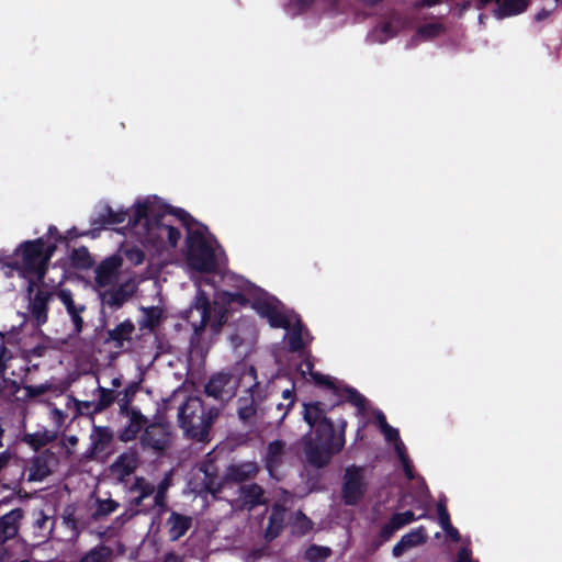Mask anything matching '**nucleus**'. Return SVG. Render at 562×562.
Wrapping results in <instances>:
<instances>
[{
  "mask_svg": "<svg viewBox=\"0 0 562 562\" xmlns=\"http://www.w3.org/2000/svg\"><path fill=\"white\" fill-rule=\"evenodd\" d=\"M311 376L317 386L330 390L337 397V402L329 408L323 402L304 404V420L314 429L313 434H307L303 438L305 458L310 465L321 469L326 467L333 457L344 449L347 426V422L341 419L338 425L340 430L336 434L334 423L326 416V413L345 402L362 412L366 408V398L355 387L338 383L329 375L311 372Z\"/></svg>",
  "mask_w": 562,
  "mask_h": 562,
  "instance_id": "obj_1",
  "label": "nucleus"
},
{
  "mask_svg": "<svg viewBox=\"0 0 562 562\" xmlns=\"http://www.w3.org/2000/svg\"><path fill=\"white\" fill-rule=\"evenodd\" d=\"M55 251V243L45 240V237H38L22 241L11 255H0V263L26 280V292L32 293L35 286L45 280Z\"/></svg>",
  "mask_w": 562,
  "mask_h": 562,
  "instance_id": "obj_2",
  "label": "nucleus"
},
{
  "mask_svg": "<svg viewBox=\"0 0 562 562\" xmlns=\"http://www.w3.org/2000/svg\"><path fill=\"white\" fill-rule=\"evenodd\" d=\"M220 415L217 407L204 406L199 396H189L178 411V424L187 438L199 442L209 441L210 430Z\"/></svg>",
  "mask_w": 562,
  "mask_h": 562,
  "instance_id": "obj_3",
  "label": "nucleus"
},
{
  "mask_svg": "<svg viewBox=\"0 0 562 562\" xmlns=\"http://www.w3.org/2000/svg\"><path fill=\"white\" fill-rule=\"evenodd\" d=\"M227 308L215 303L213 307L209 295L202 289H198L190 306L180 313V317L187 321L193 328V339H199L206 325L213 334H218L227 322Z\"/></svg>",
  "mask_w": 562,
  "mask_h": 562,
  "instance_id": "obj_4",
  "label": "nucleus"
},
{
  "mask_svg": "<svg viewBox=\"0 0 562 562\" xmlns=\"http://www.w3.org/2000/svg\"><path fill=\"white\" fill-rule=\"evenodd\" d=\"M207 227L199 224L195 229H189L186 238V259L188 267L200 273H213L217 269L215 250L205 238Z\"/></svg>",
  "mask_w": 562,
  "mask_h": 562,
  "instance_id": "obj_5",
  "label": "nucleus"
},
{
  "mask_svg": "<svg viewBox=\"0 0 562 562\" xmlns=\"http://www.w3.org/2000/svg\"><path fill=\"white\" fill-rule=\"evenodd\" d=\"M60 288V285H48L43 281L35 286L32 293H27V312L32 323L37 328L48 322L49 304L57 299V293Z\"/></svg>",
  "mask_w": 562,
  "mask_h": 562,
  "instance_id": "obj_6",
  "label": "nucleus"
},
{
  "mask_svg": "<svg viewBox=\"0 0 562 562\" xmlns=\"http://www.w3.org/2000/svg\"><path fill=\"white\" fill-rule=\"evenodd\" d=\"M363 467L349 465L345 470L342 482V501L348 506L357 505L366 495L368 484L364 481Z\"/></svg>",
  "mask_w": 562,
  "mask_h": 562,
  "instance_id": "obj_7",
  "label": "nucleus"
},
{
  "mask_svg": "<svg viewBox=\"0 0 562 562\" xmlns=\"http://www.w3.org/2000/svg\"><path fill=\"white\" fill-rule=\"evenodd\" d=\"M170 436L168 425L147 423L139 436V446L144 451H151L156 456H161L170 446Z\"/></svg>",
  "mask_w": 562,
  "mask_h": 562,
  "instance_id": "obj_8",
  "label": "nucleus"
},
{
  "mask_svg": "<svg viewBox=\"0 0 562 562\" xmlns=\"http://www.w3.org/2000/svg\"><path fill=\"white\" fill-rule=\"evenodd\" d=\"M122 265L123 259L119 255H112L103 259L94 269V289L115 285Z\"/></svg>",
  "mask_w": 562,
  "mask_h": 562,
  "instance_id": "obj_9",
  "label": "nucleus"
},
{
  "mask_svg": "<svg viewBox=\"0 0 562 562\" xmlns=\"http://www.w3.org/2000/svg\"><path fill=\"white\" fill-rule=\"evenodd\" d=\"M102 308L109 307L117 311L133 296L135 292L134 285L125 282L119 285H112L97 290Z\"/></svg>",
  "mask_w": 562,
  "mask_h": 562,
  "instance_id": "obj_10",
  "label": "nucleus"
},
{
  "mask_svg": "<svg viewBox=\"0 0 562 562\" xmlns=\"http://www.w3.org/2000/svg\"><path fill=\"white\" fill-rule=\"evenodd\" d=\"M57 299L64 305L67 315L70 318L72 325V336L80 335L85 328L83 313L87 311V306L83 303H77L74 299L71 290L60 288L57 293Z\"/></svg>",
  "mask_w": 562,
  "mask_h": 562,
  "instance_id": "obj_11",
  "label": "nucleus"
},
{
  "mask_svg": "<svg viewBox=\"0 0 562 562\" xmlns=\"http://www.w3.org/2000/svg\"><path fill=\"white\" fill-rule=\"evenodd\" d=\"M155 200H157L156 196ZM127 218V225L132 227H136L143 221H146L147 224H159V220L164 218L162 206L156 210V201H150L149 199L138 201L134 205L133 213L128 212Z\"/></svg>",
  "mask_w": 562,
  "mask_h": 562,
  "instance_id": "obj_12",
  "label": "nucleus"
},
{
  "mask_svg": "<svg viewBox=\"0 0 562 562\" xmlns=\"http://www.w3.org/2000/svg\"><path fill=\"white\" fill-rule=\"evenodd\" d=\"M233 376L231 373L218 372L213 374L204 386V393L221 402L229 401L235 394L232 386Z\"/></svg>",
  "mask_w": 562,
  "mask_h": 562,
  "instance_id": "obj_13",
  "label": "nucleus"
},
{
  "mask_svg": "<svg viewBox=\"0 0 562 562\" xmlns=\"http://www.w3.org/2000/svg\"><path fill=\"white\" fill-rule=\"evenodd\" d=\"M114 434L108 426L93 425L90 435V449L89 456L91 458L109 456L111 453L110 447L113 442Z\"/></svg>",
  "mask_w": 562,
  "mask_h": 562,
  "instance_id": "obj_14",
  "label": "nucleus"
},
{
  "mask_svg": "<svg viewBox=\"0 0 562 562\" xmlns=\"http://www.w3.org/2000/svg\"><path fill=\"white\" fill-rule=\"evenodd\" d=\"M169 517L165 521L168 539L171 542L180 540L192 528L193 518L189 515L169 509Z\"/></svg>",
  "mask_w": 562,
  "mask_h": 562,
  "instance_id": "obj_15",
  "label": "nucleus"
},
{
  "mask_svg": "<svg viewBox=\"0 0 562 562\" xmlns=\"http://www.w3.org/2000/svg\"><path fill=\"white\" fill-rule=\"evenodd\" d=\"M493 2L496 3L494 15L497 19H505L521 14L528 9L530 4V0H479L477 8H484Z\"/></svg>",
  "mask_w": 562,
  "mask_h": 562,
  "instance_id": "obj_16",
  "label": "nucleus"
},
{
  "mask_svg": "<svg viewBox=\"0 0 562 562\" xmlns=\"http://www.w3.org/2000/svg\"><path fill=\"white\" fill-rule=\"evenodd\" d=\"M23 517L24 510L20 507L0 517V546L18 536Z\"/></svg>",
  "mask_w": 562,
  "mask_h": 562,
  "instance_id": "obj_17",
  "label": "nucleus"
},
{
  "mask_svg": "<svg viewBox=\"0 0 562 562\" xmlns=\"http://www.w3.org/2000/svg\"><path fill=\"white\" fill-rule=\"evenodd\" d=\"M286 515L288 510L283 504L276 502L271 506L268 525L265 529V539L267 541H272L282 533L285 527Z\"/></svg>",
  "mask_w": 562,
  "mask_h": 562,
  "instance_id": "obj_18",
  "label": "nucleus"
},
{
  "mask_svg": "<svg viewBox=\"0 0 562 562\" xmlns=\"http://www.w3.org/2000/svg\"><path fill=\"white\" fill-rule=\"evenodd\" d=\"M259 473V467L255 461H246L237 464H229L224 474V482L243 483L255 479Z\"/></svg>",
  "mask_w": 562,
  "mask_h": 562,
  "instance_id": "obj_19",
  "label": "nucleus"
},
{
  "mask_svg": "<svg viewBox=\"0 0 562 562\" xmlns=\"http://www.w3.org/2000/svg\"><path fill=\"white\" fill-rule=\"evenodd\" d=\"M128 416V424L117 434V438L122 442L135 440L148 423V418L139 409H131V415Z\"/></svg>",
  "mask_w": 562,
  "mask_h": 562,
  "instance_id": "obj_20",
  "label": "nucleus"
},
{
  "mask_svg": "<svg viewBox=\"0 0 562 562\" xmlns=\"http://www.w3.org/2000/svg\"><path fill=\"white\" fill-rule=\"evenodd\" d=\"M285 442L277 439L268 443L267 451L263 458L265 468L271 476L282 465L285 456Z\"/></svg>",
  "mask_w": 562,
  "mask_h": 562,
  "instance_id": "obj_21",
  "label": "nucleus"
},
{
  "mask_svg": "<svg viewBox=\"0 0 562 562\" xmlns=\"http://www.w3.org/2000/svg\"><path fill=\"white\" fill-rule=\"evenodd\" d=\"M239 496L244 506L248 509H254L267 503L265 490L257 483L241 485L239 487Z\"/></svg>",
  "mask_w": 562,
  "mask_h": 562,
  "instance_id": "obj_22",
  "label": "nucleus"
},
{
  "mask_svg": "<svg viewBox=\"0 0 562 562\" xmlns=\"http://www.w3.org/2000/svg\"><path fill=\"white\" fill-rule=\"evenodd\" d=\"M135 333V324L131 319H125L114 328L106 331V342H113L115 348H122L125 341L132 340Z\"/></svg>",
  "mask_w": 562,
  "mask_h": 562,
  "instance_id": "obj_23",
  "label": "nucleus"
},
{
  "mask_svg": "<svg viewBox=\"0 0 562 562\" xmlns=\"http://www.w3.org/2000/svg\"><path fill=\"white\" fill-rule=\"evenodd\" d=\"M171 483H172L171 474L168 473L159 482L158 486L155 487L154 503L145 512H149L151 508L156 507L158 516H161L165 513H168V510L170 508L167 503V492H168L169 487L171 486Z\"/></svg>",
  "mask_w": 562,
  "mask_h": 562,
  "instance_id": "obj_24",
  "label": "nucleus"
},
{
  "mask_svg": "<svg viewBox=\"0 0 562 562\" xmlns=\"http://www.w3.org/2000/svg\"><path fill=\"white\" fill-rule=\"evenodd\" d=\"M57 434L53 430L44 429L42 431L26 432L22 436V442L30 446L34 451H40L48 443L55 441Z\"/></svg>",
  "mask_w": 562,
  "mask_h": 562,
  "instance_id": "obj_25",
  "label": "nucleus"
},
{
  "mask_svg": "<svg viewBox=\"0 0 562 562\" xmlns=\"http://www.w3.org/2000/svg\"><path fill=\"white\" fill-rule=\"evenodd\" d=\"M200 470L204 473L202 488L214 496L221 493L225 482L224 480H218L215 467L212 464H203Z\"/></svg>",
  "mask_w": 562,
  "mask_h": 562,
  "instance_id": "obj_26",
  "label": "nucleus"
},
{
  "mask_svg": "<svg viewBox=\"0 0 562 562\" xmlns=\"http://www.w3.org/2000/svg\"><path fill=\"white\" fill-rule=\"evenodd\" d=\"M137 465L138 454L135 450H130L121 453L112 464V468L123 475H131L137 469Z\"/></svg>",
  "mask_w": 562,
  "mask_h": 562,
  "instance_id": "obj_27",
  "label": "nucleus"
},
{
  "mask_svg": "<svg viewBox=\"0 0 562 562\" xmlns=\"http://www.w3.org/2000/svg\"><path fill=\"white\" fill-rule=\"evenodd\" d=\"M128 211H114L111 206H106L104 212L93 220L92 224H98L102 227L108 225L123 224L125 221L128 222Z\"/></svg>",
  "mask_w": 562,
  "mask_h": 562,
  "instance_id": "obj_28",
  "label": "nucleus"
},
{
  "mask_svg": "<svg viewBox=\"0 0 562 562\" xmlns=\"http://www.w3.org/2000/svg\"><path fill=\"white\" fill-rule=\"evenodd\" d=\"M112 548L100 543L83 553L78 562H112Z\"/></svg>",
  "mask_w": 562,
  "mask_h": 562,
  "instance_id": "obj_29",
  "label": "nucleus"
},
{
  "mask_svg": "<svg viewBox=\"0 0 562 562\" xmlns=\"http://www.w3.org/2000/svg\"><path fill=\"white\" fill-rule=\"evenodd\" d=\"M69 259L71 266L76 269L87 270L92 268L94 265L93 258L85 246L72 249Z\"/></svg>",
  "mask_w": 562,
  "mask_h": 562,
  "instance_id": "obj_30",
  "label": "nucleus"
},
{
  "mask_svg": "<svg viewBox=\"0 0 562 562\" xmlns=\"http://www.w3.org/2000/svg\"><path fill=\"white\" fill-rule=\"evenodd\" d=\"M21 371L23 372V375L21 376L20 381H16V380L10 379V378H5V375L3 378H0L2 380V386H3L4 393L8 396L15 397L16 401H18V397H20L19 393H20L21 389H23L24 383L26 382L27 375L30 373V368L27 366H25V367L21 368Z\"/></svg>",
  "mask_w": 562,
  "mask_h": 562,
  "instance_id": "obj_31",
  "label": "nucleus"
},
{
  "mask_svg": "<svg viewBox=\"0 0 562 562\" xmlns=\"http://www.w3.org/2000/svg\"><path fill=\"white\" fill-rule=\"evenodd\" d=\"M237 415L243 423H249L257 415V405L252 396L237 401Z\"/></svg>",
  "mask_w": 562,
  "mask_h": 562,
  "instance_id": "obj_32",
  "label": "nucleus"
},
{
  "mask_svg": "<svg viewBox=\"0 0 562 562\" xmlns=\"http://www.w3.org/2000/svg\"><path fill=\"white\" fill-rule=\"evenodd\" d=\"M95 505H97L95 509L91 514V519L93 521H99V520L108 517L109 515L114 513L120 507L119 502H116L112 498H108V499L97 498Z\"/></svg>",
  "mask_w": 562,
  "mask_h": 562,
  "instance_id": "obj_33",
  "label": "nucleus"
},
{
  "mask_svg": "<svg viewBox=\"0 0 562 562\" xmlns=\"http://www.w3.org/2000/svg\"><path fill=\"white\" fill-rule=\"evenodd\" d=\"M162 213H164V216L166 214L175 215L181 222V224L187 228V234L189 233V229H193L192 228L193 225L199 224L196 222V220L194 217H192V215L190 213H188L186 210L180 209V207H173V206L164 204Z\"/></svg>",
  "mask_w": 562,
  "mask_h": 562,
  "instance_id": "obj_34",
  "label": "nucleus"
},
{
  "mask_svg": "<svg viewBox=\"0 0 562 562\" xmlns=\"http://www.w3.org/2000/svg\"><path fill=\"white\" fill-rule=\"evenodd\" d=\"M281 303L278 300H271L266 297L256 299L251 306L252 308L263 318H268Z\"/></svg>",
  "mask_w": 562,
  "mask_h": 562,
  "instance_id": "obj_35",
  "label": "nucleus"
},
{
  "mask_svg": "<svg viewBox=\"0 0 562 562\" xmlns=\"http://www.w3.org/2000/svg\"><path fill=\"white\" fill-rule=\"evenodd\" d=\"M303 329L304 326L301 322V319H296V323L294 324L292 331L289 337V347L290 350L293 352L302 351L305 348V341L303 338Z\"/></svg>",
  "mask_w": 562,
  "mask_h": 562,
  "instance_id": "obj_36",
  "label": "nucleus"
},
{
  "mask_svg": "<svg viewBox=\"0 0 562 562\" xmlns=\"http://www.w3.org/2000/svg\"><path fill=\"white\" fill-rule=\"evenodd\" d=\"M138 391V384L135 382L130 383L123 391L122 396L117 398L120 413L122 415H131V402Z\"/></svg>",
  "mask_w": 562,
  "mask_h": 562,
  "instance_id": "obj_37",
  "label": "nucleus"
},
{
  "mask_svg": "<svg viewBox=\"0 0 562 562\" xmlns=\"http://www.w3.org/2000/svg\"><path fill=\"white\" fill-rule=\"evenodd\" d=\"M333 551L328 547H323L318 544H311L304 553V559L308 562H325L330 555Z\"/></svg>",
  "mask_w": 562,
  "mask_h": 562,
  "instance_id": "obj_38",
  "label": "nucleus"
},
{
  "mask_svg": "<svg viewBox=\"0 0 562 562\" xmlns=\"http://www.w3.org/2000/svg\"><path fill=\"white\" fill-rule=\"evenodd\" d=\"M162 312L159 307L151 306L144 308V319L139 322L140 328L154 330L161 321Z\"/></svg>",
  "mask_w": 562,
  "mask_h": 562,
  "instance_id": "obj_39",
  "label": "nucleus"
},
{
  "mask_svg": "<svg viewBox=\"0 0 562 562\" xmlns=\"http://www.w3.org/2000/svg\"><path fill=\"white\" fill-rule=\"evenodd\" d=\"M23 390L24 393L21 397H18V401L27 402L50 392L53 390V385L45 382L38 385H24Z\"/></svg>",
  "mask_w": 562,
  "mask_h": 562,
  "instance_id": "obj_40",
  "label": "nucleus"
},
{
  "mask_svg": "<svg viewBox=\"0 0 562 562\" xmlns=\"http://www.w3.org/2000/svg\"><path fill=\"white\" fill-rule=\"evenodd\" d=\"M99 398L95 402L94 412L102 413L116 400L115 391L103 386L98 387Z\"/></svg>",
  "mask_w": 562,
  "mask_h": 562,
  "instance_id": "obj_41",
  "label": "nucleus"
},
{
  "mask_svg": "<svg viewBox=\"0 0 562 562\" xmlns=\"http://www.w3.org/2000/svg\"><path fill=\"white\" fill-rule=\"evenodd\" d=\"M49 474L50 470L48 469L46 461L41 457H36L32 463L30 481H42Z\"/></svg>",
  "mask_w": 562,
  "mask_h": 562,
  "instance_id": "obj_42",
  "label": "nucleus"
},
{
  "mask_svg": "<svg viewBox=\"0 0 562 562\" xmlns=\"http://www.w3.org/2000/svg\"><path fill=\"white\" fill-rule=\"evenodd\" d=\"M155 226L160 231L161 234H167V241L171 248H176L178 246V243L181 238V232L177 227L162 223V220H159V224H156Z\"/></svg>",
  "mask_w": 562,
  "mask_h": 562,
  "instance_id": "obj_43",
  "label": "nucleus"
},
{
  "mask_svg": "<svg viewBox=\"0 0 562 562\" xmlns=\"http://www.w3.org/2000/svg\"><path fill=\"white\" fill-rule=\"evenodd\" d=\"M401 539L405 542L406 547L413 548L415 546L426 542V530L423 526H420L417 529L404 535Z\"/></svg>",
  "mask_w": 562,
  "mask_h": 562,
  "instance_id": "obj_44",
  "label": "nucleus"
},
{
  "mask_svg": "<svg viewBox=\"0 0 562 562\" xmlns=\"http://www.w3.org/2000/svg\"><path fill=\"white\" fill-rule=\"evenodd\" d=\"M63 520L68 528L77 533L83 527V524H80V520L76 517V507L74 505L66 506L63 513Z\"/></svg>",
  "mask_w": 562,
  "mask_h": 562,
  "instance_id": "obj_45",
  "label": "nucleus"
},
{
  "mask_svg": "<svg viewBox=\"0 0 562 562\" xmlns=\"http://www.w3.org/2000/svg\"><path fill=\"white\" fill-rule=\"evenodd\" d=\"M445 31L441 23H426L417 29V35L426 40H432Z\"/></svg>",
  "mask_w": 562,
  "mask_h": 562,
  "instance_id": "obj_46",
  "label": "nucleus"
},
{
  "mask_svg": "<svg viewBox=\"0 0 562 562\" xmlns=\"http://www.w3.org/2000/svg\"><path fill=\"white\" fill-rule=\"evenodd\" d=\"M272 328L289 329L291 327L290 318L280 310V306L267 318Z\"/></svg>",
  "mask_w": 562,
  "mask_h": 562,
  "instance_id": "obj_47",
  "label": "nucleus"
},
{
  "mask_svg": "<svg viewBox=\"0 0 562 562\" xmlns=\"http://www.w3.org/2000/svg\"><path fill=\"white\" fill-rule=\"evenodd\" d=\"M132 491H137L140 497H149L155 493V486L145 481L143 477H137L132 485Z\"/></svg>",
  "mask_w": 562,
  "mask_h": 562,
  "instance_id": "obj_48",
  "label": "nucleus"
},
{
  "mask_svg": "<svg viewBox=\"0 0 562 562\" xmlns=\"http://www.w3.org/2000/svg\"><path fill=\"white\" fill-rule=\"evenodd\" d=\"M13 358L12 351L7 348L3 338H0V378L7 373L9 361Z\"/></svg>",
  "mask_w": 562,
  "mask_h": 562,
  "instance_id": "obj_49",
  "label": "nucleus"
},
{
  "mask_svg": "<svg viewBox=\"0 0 562 562\" xmlns=\"http://www.w3.org/2000/svg\"><path fill=\"white\" fill-rule=\"evenodd\" d=\"M222 299L227 305L237 304L246 306L249 303V300L241 292H223Z\"/></svg>",
  "mask_w": 562,
  "mask_h": 562,
  "instance_id": "obj_50",
  "label": "nucleus"
},
{
  "mask_svg": "<svg viewBox=\"0 0 562 562\" xmlns=\"http://www.w3.org/2000/svg\"><path fill=\"white\" fill-rule=\"evenodd\" d=\"M94 406L95 402L75 400V408L78 415L93 416L95 414H100V412H94Z\"/></svg>",
  "mask_w": 562,
  "mask_h": 562,
  "instance_id": "obj_51",
  "label": "nucleus"
},
{
  "mask_svg": "<svg viewBox=\"0 0 562 562\" xmlns=\"http://www.w3.org/2000/svg\"><path fill=\"white\" fill-rule=\"evenodd\" d=\"M390 519L398 527V529H401L402 527L415 521L416 516L412 510H406L404 513L394 514Z\"/></svg>",
  "mask_w": 562,
  "mask_h": 562,
  "instance_id": "obj_52",
  "label": "nucleus"
},
{
  "mask_svg": "<svg viewBox=\"0 0 562 562\" xmlns=\"http://www.w3.org/2000/svg\"><path fill=\"white\" fill-rule=\"evenodd\" d=\"M125 256H126L127 260L131 263H133L134 266H138V265L143 263V261L145 259L144 251L137 246H132L131 248L126 249Z\"/></svg>",
  "mask_w": 562,
  "mask_h": 562,
  "instance_id": "obj_53",
  "label": "nucleus"
},
{
  "mask_svg": "<svg viewBox=\"0 0 562 562\" xmlns=\"http://www.w3.org/2000/svg\"><path fill=\"white\" fill-rule=\"evenodd\" d=\"M295 525L301 535H305L313 529V521L301 510L296 514Z\"/></svg>",
  "mask_w": 562,
  "mask_h": 562,
  "instance_id": "obj_54",
  "label": "nucleus"
},
{
  "mask_svg": "<svg viewBox=\"0 0 562 562\" xmlns=\"http://www.w3.org/2000/svg\"><path fill=\"white\" fill-rule=\"evenodd\" d=\"M396 530H398V527L390 519L380 529L379 537L381 542L389 541Z\"/></svg>",
  "mask_w": 562,
  "mask_h": 562,
  "instance_id": "obj_55",
  "label": "nucleus"
},
{
  "mask_svg": "<svg viewBox=\"0 0 562 562\" xmlns=\"http://www.w3.org/2000/svg\"><path fill=\"white\" fill-rule=\"evenodd\" d=\"M437 512H438V520L441 527L443 526H450V515L447 509L446 503L443 501H439L437 505Z\"/></svg>",
  "mask_w": 562,
  "mask_h": 562,
  "instance_id": "obj_56",
  "label": "nucleus"
},
{
  "mask_svg": "<svg viewBox=\"0 0 562 562\" xmlns=\"http://www.w3.org/2000/svg\"><path fill=\"white\" fill-rule=\"evenodd\" d=\"M44 237H45V240H48L49 243H55L56 245L58 243L66 240V238L60 235L58 228L54 225H50L48 227L47 233Z\"/></svg>",
  "mask_w": 562,
  "mask_h": 562,
  "instance_id": "obj_57",
  "label": "nucleus"
},
{
  "mask_svg": "<svg viewBox=\"0 0 562 562\" xmlns=\"http://www.w3.org/2000/svg\"><path fill=\"white\" fill-rule=\"evenodd\" d=\"M381 431L383 432L384 438L387 442H395L400 441L401 439L398 430L392 427L391 425L384 427Z\"/></svg>",
  "mask_w": 562,
  "mask_h": 562,
  "instance_id": "obj_58",
  "label": "nucleus"
},
{
  "mask_svg": "<svg viewBox=\"0 0 562 562\" xmlns=\"http://www.w3.org/2000/svg\"><path fill=\"white\" fill-rule=\"evenodd\" d=\"M282 397L284 400H289V403L286 404V407H285V412L283 413L282 417H281V420L284 419V417L286 416L288 412L291 409V407L294 405V402H295V393L293 390H290V389H286L282 392Z\"/></svg>",
  "mask_w": 562,
  "mask_h": 562,
  "instance_id": "obj_59",
  "label": "nucleus"
},
{
  "mask_svg": "<svg viewBox=\"0 0 562 562\" xmlns=\"http://www.w3.org/2000/svg\"><path fill=\"white\" fill-rule=\"evenodd\" d=\"M401 463H402L405 476L408 480H414L415 473H414V467H413V463H412L411 459L407 458V459L401 461Z\"/></svg>",
  "mask_w": 562,
  "mask_h": 562,
  "instance_id": "obj_60",
  "label": "nucleus"
},
{
  "mask_svg": "<svg viewBox=\"0 0 562 562\" xmlns=\"http://www.w3.org/2000/svg\"><path fill=\"white\" fill-rule=\"evenodd\" d=\"M393 443H394L395 452H396L400 461H403V460L409 458L402 439H400V441H395Z\"/></svg>",
  "mask_w": 562,
  "mask_h": 562,
  "instance_id": "obj_61",
  "label": "nucleus"
},
{
  "mask_svg": "<svg viewBox=\"0 0 562 562\" xmlns=\"http://www.w3.org/2000/svg\"><path fill=\"white\" fill-rule=\"evenodd\" d=\"M457 562H472V553L468 548H461L457 554Z\"/></svg>",
  "mask_w": 562,
  "mask_h": 562,
  "instance_id": "obj_62",
  "label": "nucleus"
},
{
  "mask_svg": "<svg viewBox=\"0 0 562 562\" xmlns=\"http://www.w3.org/2000/svg\"><path fill=\"white\" fill-rule=\"evenodd\" d=\"M445 532L447 533V536L454 542L459 541L460 540V532L457 528H454L452 526V524H450V526H443L441 527Z\"/></svg>",
  "mask_w": 562,
  "mask_h": 562,
  "instance_id": "obj_63",
  "label": "nucleus"
},
{
  "mask_svg": "<svg viewBox=\"0 0 562 562\" xmlns=\"http://www.w3.org/2000/svg\"><path fill=\"white\" fill-rule=\"evenodd\" d=\"M407 549H409L408 547H406L405 542L401 539L394 547H393V550H392V553L394 557H401Z\"/></svg>",
  "mask_w": 562,
  "mask_h": 562,
  "instance_id": "obj_64",
  "label": "nucleus"
}]
</instances>
